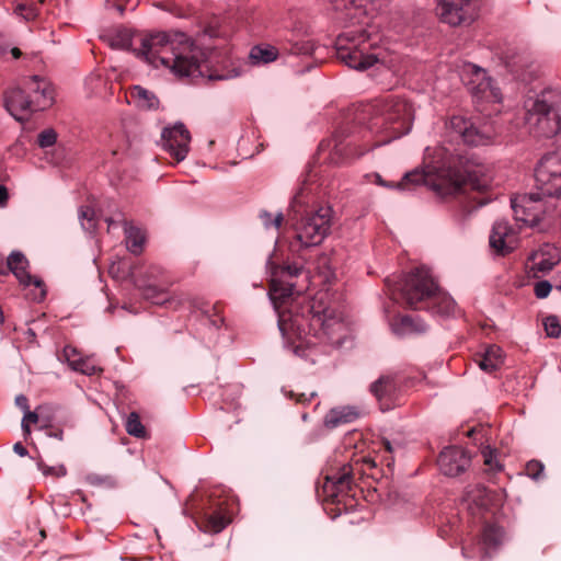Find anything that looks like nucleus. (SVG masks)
Listing matches in <instances>:
<instances>
[{
	"label": "nucleus",
	"mask_w": 561,
	"mask_h": 561,
	"mask_svg": "<svg viewBox=\"0 0 561 561\" xmlns=\"http://www.w3.org/2000/svg\"><path fill=\"white\" fill-rule=\"evenodd\" d=\"M138 57L158 68L162 66L176 77H193L197 73L209 80H230L241 76V67L230 57L208 61L203 66L205 54L188 35L180 31L157 32L145 36Z\"/></svg>",
	"instance_id": "1"
},
{
	"label": "nucleus",
	"mask_w": 561,
	"mask_h": 561,
	"mask_svg": "<svg viewBox=\"0 0 561 561\" xmlns=\"http://www.w3.org/2000/svg\"><path fill=\"white\" fill-rule=\"evenodd\" d=\"M389 0H329L333 19L350 30L335 41L337 58L352 69L364 71L385 65V54L375 45L370 31L374 14Z\"/></svg>",
	"instance_id": "2"
},
{
	"label": "nucleus",
	"mask_w": 561,
	"mask_h": 561,
	"mask_svg": "<svg viewBox=\"0 0 561 561\" xmlns=\"http://www.w3.org/2000/svg\"><path fill=\"white\" fill-rule=\"evenodd\" d=\"M280 333L295 354L307 358V351L311 352L320 344L340 347L346 336V328L333 309L314 297L298 299L289 313L280 316Z\"/></svg>",
	"instance_id": "3"
},
{
	"label": "nucleus",
	"mask_w": 561,
	"mask_h": 561,
	"mask_svg": "<svg viewBox=\"0 0 561 561\" xmlns=\"http://www.w3.org/2000/svg\"><path fill=\"white\" fill-rule=\"evenodd\" d=\"M491 183L492 176L486 164L474 156L461 154L436 174H428L419 169L408 172L396 187L412 191L424 185L445 199L460 195L466 187L486 192Z\"/></svg>",
	"instance_id": "4"
},
{
	"label": "nucleus",
	"mask_w": 561,
	"mask_h": 561,
	"mask_svg": "<svg viewBox=\"0 0 561 561\" xmlns=\"http://www.w3.org/2000/svg\"><path fill=\"white\" fill-rule=\"evenodd\" d=\"M371 115L367 129L373 134H386L381 145L407 135L414 118L412 104L400 95H385L375 99L365 110Z\"/></svg>",
	"instance_id": "5"
},
{
	"label": "nucleus",
	"mask_w": 561,
	"mask_h": 561,
	"mask_svg": "<svg viewBox=\"0 0 561 561\" xmlns=\"http://www.w3.org/2000/svg\"><path fill=\"white\" fill-rule=\"evenodd\" d=\"M379 146L381 142H371V133L367 128L344 124L339 126L329 139L320 142L319 151H329L325 158L329 163L345 165Z\"/></svg>",
	"instance_id": "6"
},
{
	"label": "nucleus",
	"mask_w": 561,
	"mask_h": 561,
	"mask_svg": "<svg viewBox=\"0 0 561 561\" xmlns=\"http://www.w3.org/2000/svg\"><path fill=\"white\" fill-rule=\"evenodd\" d=\"M558 98L554 90L547 89L525 101L526 122L535 127L538 136L549 138L561 130V117L554 112Z\"/></svg>",
	"instance_id": "7"
},
{
	"label": "nucleus",
	"mask_w": 561,
	"mask_h": 561,
	"mask_svg": "<svg viewBox=\"0 0 561 561\" xmlns=\"http://www.w3.org/2000/svg\"><path fill=\"white\" fill-rule=\"evenodd\" d=\"M332 214L330 206H320L295 224V242L299 248L317 247L323 242L331 231Z\"/></svg>",
	"instance_id": "8"
},
{
	"label": "nucleus",
	"mask_w": 561,
	"mask_h": 561,
	"mask_svg": "<svg viewBox=\"0 0 561 561\" xmlns=\"http://www.w3.org/2000/svg\"><path fill=\"white\" fill-rule=\"evenodd\" d=\"M414 381V378L402 371H388L369 386V391L376 398L381 411H390L404 403L405 390L412 387Z\"/></svg>",
	"instance_id": "9"
},
{
	"label": "nucleus",
	"mask_w": 561,
	"mask_h": 561,
	"mask_svg": "<svg viewBox=\"0 0 561 561\" xmlns=\"http://www.w3.org/2000/svg\"><path fill=\"white\" fill-rule=\"evenodd\" d=\"M437 289L438 284L431 271L420 266L405 275L400 293L409 308L424 309Z\"/></svg>",
	"instance_id": "10"
},
{
	"label": "nucleus",
	"mask_w": 561,
	"mask_h": 561,
	"mask_svg": "<svg viewBox=\"0 0 561 561\" xmlns=\"http://www.w3.org/2000/svg\"><path fill=\"white\" fill-rule=\"evenodd\" d=\"M536 190L547 198L559 199L561 195V154L550 152L545 154L536 170Z\"/></svg>",
	"instance_id": "11"
},
{
	"label": "nucleus",
	"mask_w": 561,
	"mask_h": 561,
	"mask_svg": "<svg viewBox=\"0 0 561 561\" xmlns=\"http://www.w3.org/2000/svg\"><path fill=\"white\" fill-rule=\"evenodd\" d=\"M354 486L353 467L344 465L337 472L327 474L322 485V494L327 502L343 505L344 510L352 506L354 495L352 494Z\"/></svg>",
	"instance_id": "12"
},
{
	"label": "nucleus",
	"mask_w": 561,
	"mask_h": 561,
	"mask_svg": "<svg viewBox=\"0 0 561 561\" xmlns=\"http://www.w3.org/2000/svg\"><path fill=\"white\" fill-rule=\"evenodd\" d=\"M545 198L547 197L538 192L513 197L511 204L516 221L528 227L537 226L546 211Z\"/></svg>",
	"instance_id": "13"
},
{
	"label": "nucleus",
	"mask_w": 561,
	"mask_h": 561,
	"mask_svg": "<svg viewBox=\"0 0 561 561\" xmlns=\"http://www.w3.org/2000/svg\"><path fill=\"white\" fill-rule=\"evenodd\" d=\"M8 274L12 273L18 279L20 286L27 288L35 286L37 293L34 299L42 301L46 297V288L44 282L30 273V261L21 251H12L7 259Z\"/></svg>",
	"instance_id": "14"
},
{
	"label": "nucleus",
	"mask_w": 561,
	"mask_h": 561,
	"mask_svg": "<svg viewBox=\"0 0 561 561\" xmlns=\"http://www.w3.org/2000/svg\"><path fill=\"white\" fill-rule=\"evenodd\" d=\"M449 134L469 146H485L492 142V134L477 127L470 119L461 115H453L446 122Z\"/></svg>",
	"instance_id": "15"
},
{
	"label": "nucleus",
	"mask_w": 561,
	"mask_h": 561,
	"mask_svg": "<svg viewBox=\"0 0 561 561\" xmlns=\"http://www.w3.org/2000/svg\"><path fill=\"white\" fill-rule=\"evenodd\" d=\"M161 141L163 149L176 162H181L190 151L191 134L183 123H176L173 126L163 128Z\"/></svg>",
	"instance_id": "16"
},
{
	"label": "nucleus",
	"mask_w": 561,
	"mask_h": 561,
	"mask_svg": "<svg viewBox=\"0 0 561 561\" xmlns=\"http://www.w3.org/2000/svg\"><path fill=\"white\" fill-rule=\"evenodd\" d=\"M270 298L274 305V308L278 314V328L280 329V316L283 313H289L293 304L298 299H310L309 297L297 294L295 296V284L283 278H275L271 282Z\"/></svg>",
	"instance_id": "17"
},
{
	"label": "nucleus",
	"mask_w": 561,
	"mask_h": 561,
	"mask_svg": "<svg viewBox=\"0 0 561 561\" xmlns=\"http://www.w3.org/2000/svg\"><path fill=\"white\" fill-rule=\"evenodd\" d=\"M442 22L451 26L473 21L476 12L472 0H442L437 7Z\"/></svg>",
	"instance_id": "18"
},
{
	"label": "nucleus",
	"mask_w": 561,
	"mask_h": 561,
	"mask_svg": "<svg viewBox=\"0 0 561 561\" xmlns=\"http://www.w3.org/2000/svg\"><path fill=\"white\" fill-rule=\"evenodd\" d=\"M518 232L505 219L496 220L493 224L489 243L490 248L499 255H507L518 247Z\"/></svg>",
	"instance_id": "19"
},
{
	"label": "nucleus",
	"mask_w": 561,
	"mask_h": 561,
	"mask_svg": "<svg viewBox=\"0 0 561 561\" xmlns=\"http://www.w3.org/2000/svg\"><path fill=\"white\" fill-rule=\"evenodd\" d=\"M437 465L443 474L457 477L470 467L471 456L461 446H447L440 451Z\"/></svg>",
	"instance_id": "20"
},
{
	"label": "nucleus",
	"mask_w": 561,
	"mask_h": 561,
	"mask_svg": "<svg viewBox=\"0 0 561 561\" xmlns=\"http://www.w3.org/2000/svg\"><path fill=\"white\" fill-rule=\"evenodd\" d=\"M561 257L558 250L549 244H545L537 251L530 253L525 263V271L528 277L539 278L549 273Z\"/></svg>",
	"instance_id": "21"
},
{
	"label": "nucleus",
	"mask_w": 561,
	"mask_h": 561,
	"mask_svg": "<svg viewBox=\"0 0 561 561\" xmlns=\"http://www.w3.org/2000/svg\"><path fill=\"white\" fill-rule=\"evenodd\" d=\"M282 49L290 55L313 57L316 60H321L318 57V53L320 49H324V47L318 45L307 31L295 28L285 37L282 43Z\"/></svg>",
	"instance_id": "22"
},
{
	"label": "nucleus",
	"mask_w": 561,
	"mask_h": 561,
	"mask_svg": "<svg viewBox=\"0 0 561 561\" xmlns=\"http://www.w3.org/2000/svg\"><path fill=\"white\" fill-rule=\"evenodd\" d=\"M26 80L22 87L10 89L4 95V106L19 122L27 121L33 111Z\"/></svg>",
	"instance_id": "23"
},
{
	"label": "nucleus",
	"mask_w": 561,
	"mask_h": 561,
	"mask_svg": "<svg viewBox=\"0 0 561 561\" xmlns=\"http://www.w3.org/2000/svg\"><path fill=\"white\" fill-rule=\"evenodd\" d=\"M33 111H44L54 102V89L45 79L33 76L26 80Z\"/></svg>",
	"instance_id": "24"
},
{
	"label": "nucleus",
	"mask_w": 561,
	"mask_h": 561,
	"mask_svg": "<svg viewBox=\"0 0 561 561\" xmlns=\"http://www.w3.org/2000/svg\"><path fill=\"white\" fill-rule=\"evenodd\" d=\"M231 522L230 512L221 503L211 512L206 513L201 528L210 534L222 531Z\"/></svg>",
	"instance_id": "25"
},
{
	"label": "nucleus",
	"mask_w": 561,
	"mask_h": 561,
	"mask_svg": "<svg viewBox=\"0 0 561 561\" xmlns=\"http://www.w3.org/2000/svg\"><path fill=\"white\" fill-rule=\"evenodd\" d=\"M426 309L442 317H455L458 311L456 301L447 293L440 290L439 287L428 301Z\"/></svg>",
	"instance_id": "26"
},
{
	"label": "nucleus",
	"mask_w": 561,
	"mask_h": 561,
	"mask_svg": "<svg viewBox=\"0 0 561 561\" xmlns=\"http://www.w3.org/2000/svg\"><path fill=\"white\" fill-rule=\"evenodd\" d=\"M392 329L397 335L404 336L424 333L427 330V325L419 317L407 314L397 319L392 323Z\"/></svg>",
	"instance_id": "27"
},
{
	"label": "nucleus",
	"mask_w": 561,
	"mask_h": 561,
	"mask_svg": "<svg viewBox=\"0 0 561 561\" xmlns=\"http://www.w3.org/2000/svg\"><path fill=\"white\" fill-rule=\"evenodd\" d=\"M129 96L131 102L140 110H158L160 104L157 95L141 85H134L130 89Z\"/></svg>",
	"instance_id": "28"
},
{
	"label": "nucleus",
	"mask_w": 561,
	"mask_h": 561,
	"mask_svg": "<svg viewBox=\"0 0 561 561\" xmlns=\"http://www.w3.org/2000/svg\"><path fill=\"white\" fill-rule=\"evenodd\" d=\"M476 360L483 371L493 373L503 364L502 350L496 345H489Z\"/></svg>",
	"instance_id": "29"
},
{
	"label": "nucleus",
	"mask_w": 561,
	"mask_h": 561,
	"mask_svg": "<svg viewBox=\"0 0 561 561\" xmlns=\"http://www.w3.org/2000/svg\"><path fill=\"white\" fill-rule=\"evenodd\" d=\"M123 226L128 251L135 255L140 254L145 244L144 231L127 220H123Z\"/></svg>",
	"instance_id": "30"
},
{
	"label": "nucleus",
	"mask_w": 561,
	"mask_h": 561,
	"mask_svg": "<svg viewBox=\"0 0 561 561\" xmlns=\"http://www.w3.org/2000/svg\"><path fill=\"white\" fill-rule=\"evenodd\" d=\"M358 416V413L353 409L348 407L344 408H336L330 410L327 415L324 416V425L328 428H334L337 427L341 424L351 423L354 420H356Z\"/></svg>",
	"instance_id": "31"
},
{
	"label": "nucleus",
	"mask_w": 561,
	"mask_h": 561,
	"mask_svg": "<svg viewBox=\"0 0 561 561\" xmlns=\"http://www.w3.org/2000/svg\"><path fill=\"white\" fill-rule=\"evenodd\" d=\"M474 75L477 79L481 80L477 85L472 88L473 94L480 96L481 99H494L495 101H500L499 98V89L492 87V80L486 77V72L478 67H474Z\"/></svg>",
	"instance_id": "32"
},
{
	"label": "nucleus",
	"mask_w": 561,
	"mask_h": 561,
	"mask_svg": "<svg viewBox=\"0 0 561 561\" xmlns=\"http://www.w3.org/2000/svg\"><path fill=\"white\" fill-rule=\"evenodd\" d=\"M503 534L502 527L495 524H485L483 526L479 543L485 551L488 549L496 548L502 542Z\"/></svg>",
	"instance_id": "33"
},
{
	"label": "nucleus",
	"mask_w": 561,
	"mask_h": 561,
	"mask_svg": "<svg viewBox=\"0 0 561 561\" xmlns=\"http://www.w3.org/2000/svg\"><path fill=\"white\" fill-rule=\"evenodd\" d=\"M44 0H21L16 3L14 12L26 21H33L39 13V5Z\"/></svg>",
	"instance_id": "34"
},
{
	"label": "nucleus",
	"mask_w": 561,
	"mask_h": 561,
	"mask_svg": "<svg viewBox=\"0 0 561 561\" xmlns=\"http://www.w3.org/2000/svg\"><path fill=\"white\" fill-rule=\"evenodd\" d=\"M278 56V49L272 45L254 46L251 49L250 58L255 62L267 64L276 60Z\"/></svg>",
	"instance_id": "35"
},
{
	"label": "nucleus",
	"mask_w": 561,
	"mask_h": 561,
	"mask_svg": "<svg viewBox=\"0 0 561 561\" xmlns=\"http://www.w3.org/2000/svg\"><path fill=\"white\" fill-rule=\"evenodd\" d=\"M126 432L134 437L142 438L146 436V430L138 413L130 412L125 424Z\"/></svg>",
	"instance_id": "36"
},
{
	"label": "nucleus",
	"mask_w": 561,
	"mask_h": 561,
	"mask_svg": "<svg viewBox=\"0 0 561 561\" xmlns=\"http://www.w3.org/2000/svg\"><path fill=\"white\" fill-rule=\"evenodd\" d=\"M484 460V465L489 467L490 470L494 472H500L503 470V465L497 459L496 449L486 446L481 451Z\"/></svg>",
	"instance_id": "37"
},
{
	"label": "nucleus",
	"mask_w": 561,
	"mask_h": 561,
	"mask_svg": "<svg viewBox=\"0 0 561 561\" xmlns=\"http://www.w3.org/2000/svg\"><path fill=\"white\" fill-rule=\"evenodd\" d=\"M543 329L547 336L559 337L561 335V323L557 316H548L543 319Z\"/></svg>",
	"instance_id": "38"
},
{
	"label": "nucleus",
	"mask_w": 561,
	"mask_h": 561,
	"mask_svg": "<svg viewBox=\"0 0 561 561\" xmlns=\"http://www.w3.org/2000/svg\"><path fill=\"white\" fill-rule=\"evenodd\" d=\"M144 296L146 299L151 300L156 305L172 304L173 301L165 298V293L158 290L154 286H148L144 289Z\"/></svg>",
	"instance_id": "39"
},
{
	"label": "nucleus",
	"mask_w": 561,
	"mask_h": 561,
	"mask_svg": "<svg viewBox=\"0 0 561 561\" xmlns=\"http://www.w3.org/2000/svg\"><path fill=\"white\" fill-rule=\"evenodd\" d=\"M81 225L85 230H92L95 228V211L93 208L87 206L81 207L79 211Z\"/></svg>",
	"instance_id": "40"
},
{
	"label": "nucleus",
	"mask_w": 561,
	"mask_h": 561,
	"mask_svg": "<svg viewBox=\"0 0 561 561\" xmlns=\"http://www.w3.org/2000/svg\"><path fill=\"white\" fill-rule=\"evenodd\" d=\"M260 218L262 219L264 227L267 229H270L272 227L275 229L280 228L283 220H284V216L282 213H278L275 216H273L267 210H262L260 213Z\"/></svg>",
	"instance_id": "41"
},
{
	"label": "nucleus",
	"mask_w": 561,
	"mask_h": 561,
	"mask_svg": "<svg viewBox=\"0 0 561 561\" xmlns=\"http://www.w3.org/2000/svg\"><path fill=\"white\" fill-rule=\"evenodd\" d=\"M37 466H38V469L42 471V473L46 477L51 476V477H56V478H61L67 474V469L64 465L48 466L44 462H38Z\"/></svg>",
	"instance_id": "42"
},
{
	"label": "nucleus",
	"mask_w": 561,
	"mask_h": 561,
	"mask_svg": "<svg viewBox=\"0 0 561 561\" xmlns=\"http://www.w3.org/2000/svg\"><path fill=\"white\" fill-rule=\"evenodd\" d=\"M87 481L94 486H114L115 480L111 476H101L98 473L88 474Z\"/></svg>",
	"instance_id": "43"
},
{
	"label": "nucleus",
	"mask_w": 561,
	"mask_h": 561,
	"mask_svg": "<svg viewBox=\"0 0 561 561\" xmlns=\"http://www.w3.org/2000/svg\"><path fill=\"white\" fill-rule=\"evenodd\" d=\"M72 370L79 371L87 376H92L96 373L98 368L89 359L80 357L76 365L72 367Z\"/></svg>",
	"instance_id": "44"
},
{
	"label": "nucleus",
	"mask_w": 561,
	"mask_h": 561,
	"mask_svg": "<svg viewBox=\"0 0 561 561\" xmlns=\"http://www.w3.org/2000/svg\"><path fill=\"white\" fill-rule=\"evenodd\" d=\"M57 134L54 129H45L37 137V144L41 148H47L56 142Z\"/></svg>",
	"instance_id": "45"
},
{
	"label": "nucleus",
	"mask_w": 561,
	"mask_h": 561,
	"mask_svg": "<svg viewBox=\"0 0 561 561\" xmlns=\"http://www.w3.org/2000/svg\"><path fill=\"white\" fill-rule=\"evenodd\" d=\"M543 468L545 467L540 461L530 460L526 463L525 472L529 478L538 480L543 472Z\"/></svg>",
	"instance_id": "46"
},
{
	"label": "nucleus",
	"mask_w": 561,
	"mask_h": 561,
	"mask_svg": "<svg viewBox=\"0 0 561 561\" xmlns=\"http://www.w3.org/2000/svg\"><path fill=\"white\" fill-rule=\"evenodd\" d=\"M552 285L548 280H539L535 284L534 293L538 299H543L551 293Z\"/></svg>",
	"instance_id": "47"
},
{
	"label": "nucleus",
	"mask_w": 561,
	"mask_h": 561,
	"mask_svg": "<svg viewBox=\"0 0 561 561\" xmlns=\"http://www.w3.org/2000/svg\"><path fill=\"white\" fill-rule=\"evenodd\" d=\"M62 357L65 358V360L68 363V365L70 366V368L72 369V367L76 365V363L79 360V358L81 357L80 353L77 351V348H75L73 346H70V345H67L64 347L62 350Z\"/></svg>",
	"instance_id": "48"
},
{
	"label": "nucleus",
	"mask_w": 561,
	"mask_h": 561,
	"mask_svg": "<svg viewBox=\"0 0 561 561\" xmlns=\"http://www.w3.org/2000/svg\"><path fill=\"white\" fill-rule=\"evenodd\" d=\"M286 396H288L290 399H295L297 403L306 404L311 402V400L317 397V393L314 391H311L308 394L305 392L296 393L290 390L286 392Z\"/></svg>",
	"instance_id": "49"
},
{
	"label": "nucleus",
	"mask_w": 561,
	"mask_h": 561,
	"mask_svg": "<svg viewBox=\"0 0 561 561\" xmlns=\"http://www.w3.org/2000/svg\"><path fill=\"white\" fill-rule=\"evenodd\" d=\"M302 267L296 264L287 265L282 270L280 278L287 280V278L297 277L301 274Z\"/></svg>",
	"instance_id": "50"
},
{
	"label": "nucleus",
	"mask_w": 561,
	"mask_h": 561,
	"mask_svg": "<svg viewBox=\"0 0 561 561\" xmlns=\"http://www.w3.org/2000/svg\"><path fill=\"white\" fill-rule=\"evenodd\" d=\"M113 45L128 49L131 45V38L127 33L118 34L116 38L113 41Z\"/></svg>",
	"instance_id": "51"
},
{
	"label": "nucleus",
	"mask_w": 561,
	"mask_h": 561,
	"mask_svg": "<svg viewBox=\"0 0 561 561\" xmlns=\"http://www.w3.org/2000/svg\"><path fill=\"white\" fill-rule=\"evenodd\" d=\"M376 461L371 458H363V470L368 476H374L373 472H367V470H373L376 468Z\"/></svg>",
	"instance_id": "52"
},
{
	"label": "nucleus",
	"mask_w": 561,
	"mask_h": 561,
	"mask_svg": "<svg viewBox=\"0 0 561 561\" xmlns=\"http://www.w3.org/2000/svg\"><path fill=\"white\" fill-rule=\"evenodd\" d=\"M22 421L31 424H35L38 422V414L36 412H33V411H30V409L27 411H25V414L22 419Z\"/></svg>",
	"instance_id": "53"
},
{
	"label": "nucleus",
	"mask_w": 561,
	"mask_h": 561,
	"mask_svg": "<svg viewBox=\"0 0 561 561\" xmlns=\"http://www.w3.org/2000/svg\"><path fill=\"white\" fill-rule=\"evenodd\" d=\"M15 403L19 408H21L23 411H27L30 409L28 407V400L24 394H19L15 398Z\"/></svg>",
	"instance_id": "54"
},
{
	"label": "nucleus",
	"mask_w": 561,
	"mask_h": 561,
	"mask_svg": "<svg viewBox=\"0 0 561 561\" xmlns=\"http://www.w3.org/2000/svg\"><path fill=\"white\" fill-rule=\"evenodd\" d=\"M13 450L20 457H25L28 454L27 449L21 442H18L13 445Z\"/></svg>",
	"instance_id": "55"
},
{
	"label": "nucleus",
	"mask_w": 561,
	"mask_h": 561,
	"mask_svg": "<svg viewBox=\"0 0 561 561\" xmlns=\"http://www.w3.org/2000/svg\"><path fill=\"white\" fill-rule=\"evenodd\" d=\"M47 435L49 437H54V438H56L58 440H62L64 439V431L61 428H54V427H51V428H49L47 431Z\"/></svg>",
	"instance_id": "56"
},
{
	"label": "nucleus",
	"mask_w": 561,
	"mask_h": 561,
	"mask_svg": "<svg viewBox=\"0 0 561 561\" xmlns=\"http://www.w3.org/2000/svg\"><path fill=\"white\" fill-rule=\"evenodd\" d=\"M9 199L8 188L0 184V206H4Z\"/></svg>",
	"instance_id": "57"
},
{
	"label": "nucleus",
	"mask_w": 561,
	"mask_h": 561,
	"mask_svg": "<svg viewBox=\"0 0 561 561\" xmlns=\"http://www.w3.org/2000/svg\"><path fill=\"white\" fill-rule=\"evenodd\" d=\"M208 321L210 324H213L216 328H220L224 323V318H221L219 314H215V318H208Z\"/></svg>",
	"instance_id": "58"
},
{
	"label": "nucleus",
	"mask_w": 561,
	"mask_h": 561,
	"mask_svg": "<svg viewBox=\"0 0 561 561\" xmlns=\"http://www.w3.org/2000/svg\"><path fill=\"white\" fill-rule=\"evenodd\" d=\"M22 432L24 435V438L27 439L31 436V426L28 423L22 421L21 423Z\"/></svg>",
	"instance_id": "59"
},
{
	"label": "nucleus",
	"mask_w": 561,
	"mask_h": 561,
	"mask_svg": "<svg viewBox=\"0 0 561 561\" xmlns=\"http://www.w3.org/2000/svg\"><path fill=\"white\" fill-rule=\"evenodd\" d=\"M204 35L205 36H209V37H216L217 36V31L214 27H207L204 31Z\"/></svg>",
	"instance_id": "60"
},
{
	"label": "nucleus",
	"mask_w": 561,
	"mask_h": 561,
	"mask_svg": "<svg viewBox=\"0 0 561 561\" xmlns=\"http://www.w3.org/2000/svg\"><path fill=\"white\" fill-rule=\"evenodd\" d=\"M0 275H8L7 264H3V257L0 255Z\"/></svg>",
	"instance_id": "61"
},
{
	"label": "nucleus",
	"mask_w": 561,
	"mask_h": 561,
	"mask_svg": "<svg viewBox=\"0 0 561 561\" xmlns=\"http://www.w3.org/2000/svg\"><path fill=\"white\" fill-rule=\"evenodd\" d=\"M11 54H12V56H13V58H14V59H18V58H20V57H21V54H22V53H21V50H20L18 47H13V48L11 49Z\"/></svg>",
	"instance_id": "62"
},
{
	"label": "nucleus",
	"mask_w": 561,
	"mask_h": 561,
	"mask_svg": "<svg viewBox=\"0 0 561 561\" xmlns=\"http://www.w3.org/2000/svg\"><path fill=\"white\" fill-rule=\"evenodd\" d=\"M105 221L107 222L108 228H111L115 224L113 218H106Z\"/></svg>",
	"instance_id": "63"
},
{
	"label": "nucleus",
	"mask_w": 561,
	"mask_h": 561,
	"mask_svg": "<svg viewBox=\"0 0 561 561\" xmlns=\"http://www.w3.org/2000/svg\"><path fill=\"white\" fill-rule=\"evenodd\" d=\"M385 446H386V448H387V450H388V451H391L390 442H388V440H387V442L385 443Z\"/></svg>",
	"instance_id": "64"
}]
</instances>
